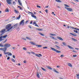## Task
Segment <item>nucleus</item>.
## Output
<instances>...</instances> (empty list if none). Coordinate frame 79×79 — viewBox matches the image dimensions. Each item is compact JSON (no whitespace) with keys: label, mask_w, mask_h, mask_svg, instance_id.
I'll list each match as a JSON object with an SVG mask.
<instances>
[{"label":"nucleus","mask_w":79,"mask_h":79,"mask_svg":"<svg viewBox=\"0 0 79 79\" xmlns=\"http://www.w3.org/2000/svg\"><path fill=\"white\" fill-rule=\"evenodd\" d=\"M10 27H11V24H7L6 27V29L7 32H10V30H9L10 28Z\"/></svg>","instance_id":"1"},{"label":"nucleus","mask_w":79,"mask_h":79,"mask_svg":"<svg viewBox=\"0 0 79 79\" xmlns=\"http://www.w3.org/2000/svg\"><path fill=\"white\" fill-rule=\"evenodd\" d=\"M50 48L51 49H52V50H53V51H55V52H56L58 53H61V51H60L56 49L50 47Z\"/></svg>","instance_id":"2"},{"label":"nucleus","mask_w":79,"mask_h":79,"mask_svg":"<svg viewBox=\"0 0 79 79\" xmlns=\"http://www.w3.org/2000/svg\"><path fill=\"white\" fill-rule=\"evenodd\" d=\"M10 46H11V45L10 44H5L4 45V47L6 48H9V47H10Z\"/></svg>","instance_id":"3"},{"label":"nucleus","mask_w":79,"mask_h":79,"mask_svg":"<svg viewBox=\"0 0 79 79\" xmlns=\"http://www.w3.org/2000/svg\"><path fill=\"white\" fill-rule=\"evenodd\" d=\"M65 9H67V10L69 11H70L71 12H72L73 11V10L71 8H67L66 7H65Z\"/></svg>","instance_id":"4"},{"label":"nucleus","mask_w":79,"mask_h":79,"mask_svg":"<svg viewBox=\"0 0 79 79\" xmlns=\"http://www.w3.org/2000/svg\"><path fill=\"white\" fill-rule=\"evenodd\" d=\"M24 20L23 19L22 20V21L20 23V25L19 26V27L20 26H21L22 24L23 26L24 24Z\"/></svg>","instance_id":"5"},{"label":"nucleus","mask_w":79,"mask_h":79,"mask_svg":"<svg viewBox=\"0 0 79 79\" xmlns=\"http://www.w3.org/2000/svg\"><path fill=\"white\" fill-rule=\"evenodd\" d=\"M7 49V48H0V50H2V51H3V52H6V49Z\"/></svg>","instance_id":"6"},{"label":"nucleus","mask_w":79,"mask_h":79,"mask_svg":"<svg viewBox=\"0 0 79 79\" xmlns=\"http://www.w3.org/2000/svg\"><path fill=\"white\" fill-rule=\"evenodd\" d=\"M11 0H6V2L7 3V4H8L9 5H11V3H12L11 2Z\"/></svg>","instance_id":"7"},{"label":"nucleus","mask_w":79,"mask_h":79,"mask_svg":"<svg viewBox=\"0 0 79 79\" xmlns=\"http://www.w3.org/2000/svg\"><path fill=\"white\" fill-rule=\"evenodd\" d=\"M66 46H67V47H68L69 48H70V49H72V50H74V48H73V47L71 46H69V45H66Z\"/></svg>","instance_id":"8"},{"label":"nucleus","mask_w":79,"mask_h":79,"mask_svg":"<svg viewBox=\"0 0 79 79\" xmlns=\"http://www.w3.org/2000/svg\"><path fill=\"white\" fill-rule=\"evenodd\" d=\"M18 2L19 5H20V6H23V5H22V3H21V0H18Z\"/></svg>","instance_id":"9"},{"label":"nucleus","mask_w":79,"mask_h":79,"mask_svg":"<svg viewBox=\"0 0 79 79\" xmlns=\"http://www.w3.org/2000/svg\"><path fill=\"white\" fill-rule=\"evenodd\" d=\"M57 38L59 39V40H63V39H62V38H61V37H59V36H57Z\"/></svg>","instance_id":"10"},{"label":"nucleus","mask_w":79,"mask_h":79,"mask_svg":"<svg viewBox=\"0 0 79 79\" xmlns=\"http://www.w3.org/2000/svg\"><path fill=\"white\" fill-rule=\"evenodd\" d=\"M36 76L38 78H40V75L38 72H37L36 73Z\"/></svg>","instance_id":"11"},{"label":"nucleus","mask_w":79,"mask_h":79,"mask_svg":"<svg viewBox=\"0 0 79 79\" xmlns=\"http://www.w3.org/2000/svg\"><path fill=\"white\" fill-rule=\"evenodd\" d=\"M18 26V23H16L13 26V27H14V29H15V27H17Z\"/></svg>","instance_id":"12"},{"label":"nucleus","mask_w":79,"mask_h":79,"mask_svg":"<svg viewBox=\"0 0 79 79\" xmlns=\"http://www.w3.org/2000/svg\"><path fill=\"white\" fill-rule=\"evenodd\" d=\"M31 16L32 18H34L35 19H36V18H37V17L34 15L33 14V15H31Z\"/></svg>","instance_id":"13"},{"label":"nucleus","mask_w":79,"mask_h":79,"mask_svg":"<svg viewBox=\"0 0 79 79\" xmlns=\"http://www.w3.org/2000/svg\"><path fill=\"white\" fill-rule=\"evenodd\" d=\"M6 30L5 29L2 30L0 31V32H1V33H3V32H4Z\"/></svg>","instance_id":"14"},{"label":"nucleus","mask_w":79,"mask_h":79,"mask_svg":"<svg viewBox=\"0 0 79 79\" xmlns=\"http://www.w3.org/2000/svg\"><path fill=\"white\" fill-rule=\"evenodd\" d=\"M30 43L31 44H32V45H36V44L34 43V42H30Z\"/></svg>","instance_id":"15"},{"label":"nucleus","mask_w":79,"mask_h":79,"mask_svg":"<svg viewBox=\"0 0 79 79\" xmlns=\"http://www.w3.org/2000/svg\"><path fill=\"white\" fill-rule=\"evenodd\" d=\"M3 38L2 37H1V36L0 37V42H2V40H5L4 39H2V38Z\"/></svg>","instance_id":"16"},{"label":"nucleus","mask_w":79,"mask_h":79,"mask_svg":"<svg viewBox=\"0 0 79 79\" xmlns=\"http://www.w3.org/2000/svg\"><path fill=\"white\" fill-rule=\"evenodd\" d=\"M49 34L50 35H52V36H56V35L55 34L52 33H50Z\"/></svg>","instance_id":"17"},{"label":"nucleus","mask_w":79,"mask_h":79,"mask_svg":"<svg viewBox=\"0 0 79 79\" xmlns=\"http://www.w3.org/2000/svg\"><path fill=\"white\" fill-rule=\"evenodd\" d=\"M7 36H8V35H6L3 36L2 35L1 37H2V38H6V37Z\"/></svg>","instance_id":"18"},{"label":"nucleus","mask_w":79,"mask_h":79,"mask_svg":"<svg viewBox=\"0 0 79 79\" xmlns=\"http://www.w3.org/2000/svg\"><path fill=\"white\" fill-rule=\"evenodd\" d=\"M70 34H71V35H73V36H76L77 35L76 34H74L73 33H70Z\"/></svg>","instance_id":"19"},{"label":"nucleus","mask_w":79,"mask_h":79,"mask_svg":"<svg viewBox=\"0 0 79 79\" xmlns=\"http://www.w3.org/2000/svg\"><path fill=\"white\" fill-rule=\"evenodd\" d=\"M46 67L48 68V69H52V68H51V67H50L49 66H47Z\"/></svg>","instance_id":"20"},{"label":"nucleus","mask_w":79,"mask_h":79,"mask_svg":"<svg viewBox=\"0 0 79 79\" xmlns=\"http://www.w3.org/2000/svg\"><path fill=\"white\" fill-rule=\"evenodd\" d=\"M71 39H72V40H73V41H74L75 42H76V41H77V40H76L73 38H71Z\"/></svg>","instance_id":"21"},{"label":"nucleus","mask_w":79,"mask_h":79,"mask_svg":"<svg viewBox=\"0 0 79 79\" xmlns=\"http://www.w3.org/2000/svg\"><path fill=\"white\" fill-rule=\"evenodd\" d=\"M36 47H42V45H36Z\"/></svg>","instance_id":"22"},{"label":"nucleus","mask_w":79,"mask_h":79,"mask_svg":"<svg viewBox=\"0 0 79 79\" xmlns=\"http://www.w3.org/2000/svg\"><path fill=\"white\" fill-rule=\"evenodd\" d=\"M68 66H70V67H72L73 66L72 64L69 63H68Z\"/></svg>","instance_id":"23"},{"label":"nucleus","mask_w":79,"mask_h":79,"mask_svg":"<svg viewBox=\"0 0 79 79\" xmlns=\"http://www.w3.org/2000/svg\"><path fill=\"white\" fill-rule=\"evenodd\" d=\"M21 18V15H19L18 17H17L16 18V19H20V18Z\"/></svg>","instance_id":"24"},{"label":"nucleus","mask_w":79,"mask_h":79,"mask_svg":"<svg viewBox=\"0 0 79 79\" xmlns=\"http://www.w3.org/2000/svg\"><path fill=\"white\" fill-rule=\"evenodd\" d=\"M13 26L11 27L9 29V30H10V31H12V30L11 29H12V28H13Z\"/></svg>","instance_id":"25"},{"label":"nucleus","mask_w":79,"mask_h":79,"mask_svg":"<svg viewBox=\"0 0 79 79\" xmlns=\"http://www.w3.org/2000/svg\"><path fill=\"white\" fill-rule=\"evenodd\" d=\"M53 70L54 72H55V73H59V72H58V71L56 70L55 69H53Z\"/></svg>","instance_id":"26"},{"label":"nucleus","mask_w":79,"mask_h":79,"mask_svg":"<svg viewBox=\"0 0 79 79\" xmlns=\"http://www.w3.org/2000/svg\"><path fill=\"white\" fill-rule=\"evenodd\" d=\"M56 2H60V3H61V1H60V0H55Z\"/></svg>","instance_id":"27"},{"label":"nucleus","mask_w":79,"mask_h":79,"mask_svg":"<svg viewBox=\"0 0 79 79\" xmlns=\"http://www.w3.org/2000/svg\"><path fill=\"white\" fill-rule=\"evenodd\" d=\"M5 12H9V10H8V9H6L5 10Z\"/></svg>","instance_id":"28"},{"label":"nucleus","mask_w":79,"mask_h":79,"mask_svg":"<svg viewBox=\"0 0 79 79\" xmlns=\"http://www.w3.org/2000/svg\"><path fill=\"white\" fill-rule=\"evenodd\" d=\"M0 47H4V46H3V44H2V43H1L0 44Z\"/></svg>","instance_id":"29"},{"label":"nucleus","mask_w":79,"mask_h":79,"mask_svg":"<svg viewBox=\"0 0 79 79\" xmlns=\"http://www.w3.org/2000/svg\"><path fill=\"white\" fill-rule=\"evenodd\" d=\"M37 30H38V31H43V30L42 29H40V28H37Z\"/></svg>","instance_id":"30"},{"label":"nucleus","mask_w":79,"mask_h":79,"mask_svg":"<svg viewBox=\"0 0 79 79\" xmlns=\"http://www.w3.org/2000/svg\"><path fill=\"white\" fill-rule=\"evenodd\" d=\"M62 44H63L64 45V46H66V44L65 42H63Z\"/></svg>","instance_id":"31"},{"label":"nucleus","mask_w":79,"mask_h":79,"mask_svg":"<svg viewBox=\"0 0 79 79\" xmlns=\"http://www.w3.org/2000/svg\"><path fill=\"white\" fill-rule=\"evenodd\" d=\"M15 11L16 14L19 13V11H17L16 10H15Z\"/></svg>","instance_id":"32"},{"label":"nucleus","mask_w":79,"mask_h":79,"mask_svg":"<svg viewBox=\"0 0 79 79\" xmlns=\"http://www.w3.org/2000/svg\"><path fill=\"white\" fill-rule=\"evenodd\" d=\"M39 34H40V35H42V36H44V35L42 33L40 32L39 33Z\"/></svg>","instance_id":"33"},{"label":"nucleus","mask_w":79,"mask_h":79,"mask_svg":"<svg viewBox=\"0 0 79 79\" xmlns=\"http://www.w3.org/2000/svg\"><path fill=\"white\" fill-rule=\"evenodd\" d=\"M41 68L42 69V70H43V71H46V69H44V68L41 67Z\"/></svg>","instance_id":"34"},{"label":"nucleus","mask_w":79,"mask_h":79,"mask_svg":"<svg viewBox=\"0 0 79 79\" xmlns=\"http://www.w3.org/2000/svg\"><path fill=\"white\" fill-rule=\"evenodd\" d=\"M64 5L65 6H66V7H69H69H70L69 6H68V5L64 4Z\"/></svg>","instance_id":"35"},{"label":"nucleus","mask_w":79,"mask_h":79,"mask_svg":"<svg viewBox=\"0 0 79 79\" xmlns=\"http://www.w3.org/2000/svg\"><path fill=\"white\" fill-rule=\"evenodd\" d=\"M11 61H12L13 62H14V63H15V60L14 59H11Z\"/></svg>","instance_id":"36"},{"label":"nucleus","mask_w":79,"mask_h":79,"mask_svg":"<svg viewBox=\"0 0 79 79\" xmlns=\"http://www.w3.org/2000/svg\"><path fill=\"white\" fill-rule=\"evenodd\" d=\"M55 46L57 47V48H59V49H60V47L57 46V45H55Z\"/></svg>","instance_id":"37"},{"label":"nucleus","mask_w":79,"mask_h":79,"mask_svg":"<svg viewBox=\"0 0 79 79\" xmlns=\"http://www.w3.org/2000/svg\"><path fill=\"white\" fill-rule=\"evenodd\" d=\"M35 56H37V57H39V58L40 57V56H39V55L38 54H35Z\"/></svg>","instance_id":"38"},{"label":"nucleus","mask_w":79,"mask_h":79,"mask_svg":"<svg viewBox=\"0 0 79 79\" xmlns=\"http://www.w3.org/2000/svg\"><path fill=\"white\" fill-rule=\"evenodd\" d=\"M18 8H19L20 10H22V8L20 7V6H18Z\"/></svg>","instance_id":"39"},{"label":"nucleus","mask_w":79,"mask_h":79,"mask_svg":"<svg viewBox=\"0 0 79 79\" xmlns=\"http://www.w3.org/2000/svg\"><path fill=\"white\" fill-rule=\"evenodd\" d=\"M13 5H16V2H15V1H13Z\"/></svg>","instance_id":"40"},{"label":"nucleus","mask_w":79,"mask_h":79,"mask_svg":"<svg viewBox=\"0 0 79 79\" xmlns=\"http://www.w3.org/2000/svg\"><path fill=\"white\" fill-rule=\"evenodd\" d=\"M50 37H51V38H52V39H55V38L53 37V36H50Z\"/></svg>","instance_id":"41"},{"label":"nucleus","mask_w":79,"mask_h":79,"mask_svg":"<svg viewBox=\"0 0 79 79\" xmlns=\"http://www.w3.org/2000/svg\"><path fill=\"white\" fill-rule=\"evenodd\" d=\"M9 56H11L12 55V54H11V53L10 52L9 55H8Z\"/></svg>","instance_id":"42"},{"label":"nucleus","mask_w":79,"mask_h":79,"mask_svg":"<svg viewBox=\"0 0 79 79\" xmlns=\"http://www.w3.org/2000/svg\"><path fill=\"white\" fill-rule=\"evenodd\" d=\"M74 32H76V33H77V30H74Z\"/></svg>","instance_id":"43"},{"label":"nucleus","mask_w":79,"mask_h":79,"mask_svg":"<svg viewBox=\"0 0 79 79\" xmlns=\"http://www.w3.org/2000/svg\"><path fill=\"white\" fill-rule=\"evenodd\" d=\"M23 50H26V48H25V47H24L23 48Z\"/></svg>","instance_id":"44"},{"label":"nucleus","mask_w":79,"mask_h":79,"mask_svg":"<svg viewBox=\"0 0 79 79\" xmlns=\"http://www.w3.org/2000/svg\"><path fill=\"white\" fill-rule=\"evenodd\" d=\"M48 9H46V13H48Z\"/></svg>","instance_id":"45"},{"label":"nucleus","mask_w":79,"mask_h":79,"mask_svg":"<svg viewBox=\"0 0 79 79\" xmlns=\"http://www.w3.org/2000/svg\"><path fill=\"white\" fill-rule=\"evenodd\" d=\"M26 39H28V40H31V39L28 37H26Z\"/></svg>","instance_id":"46"},{"label":"nucleus","mask_w":79,"mask_h":79,"mask_svg":"<svg viewBox=\"0 0 79 79\" xmlns=\"http://www.w3.org/2000/svg\"><path fill=\"white\" fill-rule=\"evenodd\" d=\"M28 27H29V28H30V29H32V27L30 26V25H28Z\"/></svg>","instance_id":"47"},{"label":"nucleus","mask_w":79,"mask_h":79,"mask_svg":"<svg viewBox=\"0 0 79 79\" xmlns=\"http://www.w3.org/2000/svg\"><path fill=\"white\" fill-rule=\"evenodd\" d=\"M28 13H31V14H32V15L33 14V13L32 12H31L28 11Z\"/></svg>","instance_id":"48"},{"label":"nucleus","mask_w":79,"mask_h":79,"mask_svg":"<svg viewBox=\"0 0 79 79\" xmlns=\"http://www.w3.org/2000/svg\"><path fill=\"white\" fill-rule=\"evenodd\" d=\"M73 57H76L77 56V55H73Z\"/></svg>","instance_id":"49"},{"label":"nucleus","mask_w":79,"mask_h":79,"mask_svg":"<svg viewBox=\"0 0 79 79\" xmlns=\"http://www.w3.org/2000/svg\"><path fill=\"white\" fill-rule=\"evenodd\" d=\"M35 26H37V27H39V26L37 24H35Z\"/></svg>","instance_id":"50"},{"label":"nucleus","mask_w":79,"mask_h":79,"mask_svg":"<svg viewBox=\"0 0 79 79\" xmlns=\"http://www.w3.org/2000/svg\"><path fill=\"white\" fill-rule=\"evenodd\" d=\"M10 57H8L7 58V60H10Z\"/></svg>","instance_id":"51"},{"label":"nucleus","mask_w":79,"mask_h":79,"mask_svg":"<svg viewBox=\"0 0 79 79\" xmlns=\"http://www.w3.org/2000/svg\"><path fill=\"white\" fill-rule=\"evenodd\" d=\"M43 48H44V49H45V48H47V47H44Z\"/></svg>","instance_id":"52"},{"label":"nucleus","mask_w":79,"mask_h":79,"mask_svg":"<svg viewBox=\"0 0 79 79\" xmlns=\"http://www.w3.org/2000/svg\"><path fill=\"white\" fill-rule=\"evenodd\" d=\"M4 54L5 55H6L7 54V52H5V51L4 52Z\"/></svg>","instance_id":"53"},{"label":"nucleus","mask_w":79,"mask_h":79,"mask_svg":"<svg viewBox=\"0 0 79 79\" xmlns=\"http://www.w3.org/2000/svg\"><path fill=\"white\" fill-rule=\"evenodd\" d=\"M63 56H64V55H61L60 56V57H63Z\"/></svg>","instance_id":"54"},{"label":"nucleus","mask_w":79,"mask_h":79,"mask_svg":"<svg viewBox=\"0 0 79 79\" xmlns=\"http://www.w3.org/2000/svg\"><path fill=\"white\" fill-rule=\"evenodd\" d=\"M32 21H33L32 20H31V21H30V22H31L30 24H31L32 23Z\"/></svg>","instance_id":"55"},{"label":"nucleus","mask_w":79,"mask_h":79,"mask_svg":"<svg viewBox=\"0 0 79 79\" xmlns=\"http://www.w3.org/2000/svg\"><path fill=\"white\" fill-rule=\"evenodd\" d=\"M33 25H34V24H36V22H34L33 23Z\"/></svg>","instance_id":"56"},{"label":"nucleus","mask_w":79,"mask_h":79,"mask_svg":"<svg viewBox=\"0 0 79 79\" xmlns=\"http://www.w3.org/2000/svg\"><path fill=\"white\" fill-rule=\"evenodd\" d=\"M23 63H26V60H24V61H23Z\"/></svg>","instance_id":"57"},{"label":"nucleus","mask_w":79,"mask_h":79,"mask_svg":"<svg viewBox=\"0 0 79 79\" xmlns=\"http://www.w3.org/2000/svg\"><path fill=\"white\" fill-rule=\"evenodd\" d=\"M13 58H15V55H13Z\"/></svg>","instance_id":"58"},{"label":"nucleus","mask_w":79,"mask_h":79,"mask_svg":"<svg viewBox=\"0 0 79 79\" xmlns=\"http://www.w3.org/2000/svg\"><path fill=\"white\" fill-rule=\"evenodd\" d=\"M73 52H74L75 53H76V52H77L76 51L74 50H73Z\"/></svg>","instance_id":"59"},{"label":"nucleus","mask_w":79,"mask_h":79,"mask_svg":"<svg viewBox=\"0 0 79 79\" xmlns=\"http://www.w3.org/2000/svg\"><path fill=\"white\" fill-rule=\"evenodd\" d=\"M28 22H29V21H28V20H27L26 21L25 23H28Z\"/></svg>","instance_id":"60"},{"label":"nucleus","mask_w":79,"mask_h":79,"mask_svg":"<svg viewBox=\"0 0 79 79\" xmlns=\"http://www.w3.org/2000/svg\"><path fill=\"white\" fill-rule=\"evenodd\" d=\"M37 7H39V8H40V6H37Z\"/></svg>","instance_id":"61"},{"label":"nucleus","mask_w":79,"mask_h":79,"mask_svg":"<svg viewBox=\"0 0 79 79\" xmlns=\"http://www.w3.org/2000/svg\"><path fill=\"white\" fill-rule=\"evenodd\" d=\"M10 52H7V54L8 55H9Z\"/></svg>","instance_id":"62"},{"label":"nucleus","mask_w":79,"mask_h":79,"mask_svg":"<svg viewBox=\"0 0 79 79\" xmlns=\"http://www.w3.org/2000/svg\"><path fill=\"white\" fill-rule=\"evenodd\" d=\"M22 39H23V40H26V39L25 38H23Z\"/></svg>","instance_id":"63"},{"label":"nucleus","mask_w":79,"mask_h":79,"mask_svg":"<svg viewBox=\"0 0 79 79\" xmlns=\"http://www.w3.org/2000/svg\"><path fill=\"white\" fill-rule=\"evenodd\" d=\"M39 55H40V56H42V55H41L40 54H39Z\"/></svg>","instance_id":"64"}]
</instances>
